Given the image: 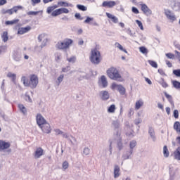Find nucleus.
<instances>
[{"instance_id":"nucleus-1","label":"nucleus","mask_w":180,"mask_h":180,"mask_svg":"<svg viewBox=\"0 0 180 180\" xmlns=\"http://www.w3.org/2000/svg\"><path fill=\"white\" fill-rule=\"evenodd\" d=\"M21 81L24 86H28L32 89H34V88H37V85H39V77L36 74H32L28 77L22 76Z\"/></svg>"},{"instance_id":"nucleus-2","label":"nucleus","mask_w":180,"mask_h":180,"mask_svg":"<svg viewBox=\"0 0 180 180\" xmlns=\"http://www.w3.org/2000/svg\"><path fill=\"white\" fill-rule=\"evenodd\" d=\"M106 73L110 79H113L114 81H119L120 82H123L124 81L123 77H122V75H120V72L119 70H117V68L115 67L108 68L106 71Z\"/></svg>"},{"instance_id":"nucleus-3","label":"nucleus","mask_w":180,"mask_h":180,"mask_svg":"<svg viewBox=\"0 0 180 180\" xmlns=\"http://www.w3.org/2000/svg\"><path fill=\"white\" fill-rule=\"evenodd\" d=\"M89 60L92 64H96L98 65V64L102 61V56L101 55V52L96 49H91Z\"/></svg>"},{"instance_id":"nucleus-4","label":"nucleus","mask_w":180,"mask_h":180,"mask_svg":"<svg viewBox=\"0 0 180 180\" xmlns=\"http://www.w3.org/2000/svg\"><path fill=\"white\" fill-rule=\"evenodd\" d=\"M73 41L71 39H65L63 41H59L56 44L57 49L59 50H67L70 49V46L72 44Z\"/></svg>"},{"instance_id":"nucleus-5","label":"nucleus","mask_w":180,"mask_h":180,"mask_svg":"<svg viewBox=\"0 0 180 180\" xmlns=\"http://www.w3.org/2000/svg\"><path fill=\"white\" fill-rule=\"evenodd\" d=\"M36 120L39 127H41L43 124H45V123H47V121H46L43 115H41V114L37 115Z\"/></svg>"},{"instance_id":"nucleus-6","label":"nucleus","mask_w":180,"mask_h":180,"mask_svg":"<svg viewBox=\"0 0 180 180\" xmlns=\"http://www.w3.org/2000/svg\"><path fill=\"white\" fill-rule=\"evenodd\" d=\"M11 148V143L6 142L4 140H0V151H4V150H8Z\"/></svg>"},{"instance_id":"nucleus-7","label":"nucleus","mask_w":180,"mask_h":180,"mask_svg":"<svg viewBox=\"0 0 180 180\" xmlns=\"http://www.w3.org/2000/svg\"><path fill=\"white\" fill-rule=\"evenodd\" d=\"M165 14L166 15V18H167L169 20H171V22H175V20H176V17L174 15V13H172L171 11L169 10L165 11Z\"/></svg>"},{"instance_id":"nucleus-8","label":"nucleus","mask_w":180,"mask_h":180,"mask_svg":"<svg viewBox=\"0 0 180 180\" xmlns=\"http://www.w3.org/2000/svg\"><path fill=\"white\" fill-rule=\"evenodd\" d=\"M39 127L42 130V131L44 133H46V134H49V133L51 132V127H50V124H49V122H46L43 125H41V127Z\"/></svg>"},{"instance_id":"nucleus-9","label":"nucleus","mask_w":180,"mask_h":180,"mask_svg":"<svg viewBox=\"0 0 180 180\" xmlns=\"http://www.w3.org/2000/svg\"><path fill=\"white\" fill-rule=\"evenodd\" d=\"M141 10L144 13V15H148L153 13L150 8H148V6L146 4H141Z\"/></svg>"},{"instance_id":"nucleus-10","label":"nucleus","mask_w":180,"mask_h":180,"mask_svg":"<svg viewBox=\"0 0 180 180\" xmlns=\"http://www.w3.org/2000/svg\"><path fill=\"white\" fill-rule=\"evenodd\" d=\"M44 150H43V148H37L35 150V152L34 153V158H40V157H41V155H44Z\"/></svg>"},{"instance_id":"nucleus-11","label":"nucleus","mask_w":180,"mask_h":180,"mask_svg":"<svg viewBox=\"0 0 180 180\" xmlns=\"http://www.w3.org/2000/svg\"><path fill=\"white\" fill-rule=\"evenodd\" d=\"M30 30H32V27L29 25L25 27H21L18 29V34H25V33H27L28 32H30Z\"/></svg>"},{"instance_id":"nucleus-12","label":"nucleus","mask_w":180,"mask_h":180,"mask_svg":"<svg viewBox=\"0 0 180 180\" xmlns=\"http://www.w3.org/2000/svg\"><path fill=\"white\" fill-rule=\"evenodd\" d=\"M116 2L113 1H103L102 4V6L103 8H113V6H115Z\"/></svg>"},{"instance_id":"nucleus-13","label":"nucleus","mask_w":180,"mask_h":180,"mask_svg":"<svg viewBox=\"0 0 180 180\" xmlns=\"http://www.w3.org/2000/svg\"><path fill=\"white\" fill-rule=\"evenodd\" d=\"M100 95L103 101H108V99H109V98L110 97L108 91H101L100 92Z\"/></svg>"},{"instance_id":"nucleus-14","label":"nucleus","mask_w":180,"mask_h":180,"mask_svg":"<svg viewBox=\"0 0 180 180\" xmlns=\"http://www.w3.org/2000/svg\"><path fill=\"white\" fill-rule=\"evenodd\" d=\"M105 15L113 23H119V18H117V17L110 14V13H106Z\"/></svg>"},{"instance_id":"nucleus-15","label":"nucleus","mask_w":180,"mask_h":180,"mask_svg":"<svg viewBox=\"0 0 180 180\" xmlns=\"http://www.w3.org/2000/svg\"><path fill=\"white\" fill-rule=\"evenodd\" d=\"M174 160H177L178 161H180V146L178 147L176 150L173 153Z\"/></svg>"},{"instance_id":"nucleus-16","label":"nucleus","mask_w":180,"mask_h":180,"mask_svg":"<svg viewBox=\"0 0 180 180\" xmlns=\"http://www.w3.org/2000/svg\"><path fill=\"white\" fill-rule=\"evenodd\" d=\"M120 176V167L118 165H115L114 168V178H119Z\"/></svg>"},{"instance_id":"nucleus-17","label":"nucleus","mask_w":180,"mask_h":180,"mask_svg":"<svg viewBox=\"0 0 180 180\" xmlns=\"http://www.w3.org/2000/svg\"><path fill=\"white\" fill-rule=\"evenodd\" d=\"M57 8H58V5H57V4L49 6L47 8L46 12H47V13L50 14V13H51V12L52 13L54 12V11H56V9H57Z\"/></svg>"},{"instance_id":"nucleus-18","label":"nucleus","mask_w":180,"mask_h":180,"mask_svg":"<svg viewBox=\"0 0 180 180\" xmlns=\"http://www.w3.org/2000/svg\"><path fill=\"white\" fill-rule=\"evenodd\" d=\"M174 129L176 131L177 134H180V122L176 121L174 124Z\"/></svg>"},{"instance_id":"nucleus-19","label":"nucleus","mask_w":180,"mask_h":180,"mask_svg":"<svg viewBox=\"0 0 180 180\" xmlns=\"http://www.w3.org/2000/svg\"><path fill=\"white\" fill-rule=\"evenodd\" d=\"M101 81L103 87L106 88V86H108V80L106 79V77L105 75L101 76Z\"/></svg>"},{"instance_id":"nucleus-20","label":"nucleus","mask_w":180,"mask_h":180,"mask_svg":"<svg viewBox=\"0 0 180 180\" xmlns=\"http://www.w3.org/2000/svg\"><path fill=\"white\" fill-rule=\"evenodd\" d=\"M172 85L175 89H180V82L177 80H172Z\"/></svg>"},{"instance_id":"nucleus-21","label":"nucleus","mask_w":180,"mask_h":180,"mask_svg":"<svg viewBox=\"0 0 180 180\" xmlns=\"http://www.w3.org/2000/svg\"><path fill=\"white\" fill-rule=\"evenodd\" d=\"M143 105H144V103L143 102V101L141 100L137 101L135 104V109L136 110H139V109H140V108H141V106H143Z\"/></svg>"},{"instance_id":"nucleus-22","label":"nucleus","mask_w":180,"mask_h":180,"mask_svg":"<svg viewBox=\"0 0 180 180\" xmlns=\"http://www.w3.org/2000/svg\"><path fill=\"white\" fill-rule=\"evenodd\" d=\"M163 155L165 158H168V157H169V150H168V147L167 146L163 147Z\"/></svg>"},{"instance_id":"nucleus-23","label":"nucleus","mask_w":180,"mask_h":180,"mask_svg":"<svg viewBox=\"0 0 180 180\" xmlns=\"http://www.w3.org/2000/svg\"><path fill=\"white\" fill-rule=\"evenodd\" d=\"M18 108L20 109V112L23 113V115H26V113L27 112L26 107L23 105V104H18Z\"/></svg>"},{"instance_id":"nucleus-24","label":"nucleus","mask_w":180,"mask_h":180,"mask_svg":"<svg viewBox=\"0 0 180 180\" xmlns=\"http://www.w3.org/2000/svg\"><path fill=\"white\" fill-rule=\"evenodd\" d=\"M1 39L4 43H6L8 40H9V37H8V32H4L3 34L1 35Z\"/></svg>"},{"instance_id":"nucleus-25","label":"nucleus","mask_w":180,"mask_h":180,"mask_svg":"<svg viewBox=\"0 0 180 180\" xmlns=\"http://www.w3.org/2000/svg\"><path fill=\"white\" fill-rule=\"evenodd\" d=\"M117 91L120 92V95H124L126 94V89L123 86H118Z\"/></svg>"},{"instance_id":"nucleus-26","label":"nucleus","mask_w":180,"mask_h":180,"mask_svg":"<svg viewBox=\"0 0 180 180\" xmlns=\"http://www.w3.org/2000/svg\"><path fill=\"white\" fill-rule=\"evenodd\" d=\"M116 111V105L115 104H112L108 109V113H115Z\"/></svg>"},{"instance_id":"nucleus-27","label":"nucleus","mask_w":180,"mask_h":180,"mask_svg":"<svg viewBox=\"0 0 180 180\" xmlns=\"http://www.w3.org/2000/svg\"><path fill=\"white\" fill-rule=\"evenodd\" d=\"M58 6H63L65 8H68V6H71V4L65 2V1H58Z\"/></svg>"},{"instance_id":"nucleus-28","label":"nucleus","mask_w":180,"mask_h":180,"mask_svg":"<svg viewBox=\"0 0 180 180\" xmlns=\"http://www.w3.org/2000/svg\"><path fill=\"white\" fill-rule=\"evenodd\" d=\"M148 64L151 65L153 68H158V64H157V62L151 60H148Z\"/></svg>"},{"instance_id":"nucleus-29","label":"nucleus","mask_w":180,"mask_h":180,"mask_svg":"<svg viewBox=\"0 0 180 180\" xmlns=\"http://www.w3.org/2000/svg\"><path fill=\"white\" fill-rule=\"evenodd\" d=\"M8 78H11L12 81H15L16 80V74L12 73V72H8L7 74Z\"/></svg>"},{"instance_id":"nucleus-30","label":"nucleus","mask_w":180,"mask_h":180,"mask_svg":"<svg viewBox=\"0 0 180 180\" xmlns=\"http://www.w3.org/2000/svg\"><path fill=\"white\" fill-rule=\"evenodd\" d=\"M61 15L60 13V9L58 8V9H56L55 11H53L52 13H51V16H53V17H56V16H58Z\"/></svg>"},{"instance_id":"nucleus-31","label":"nucleus","mask_w":180,"mask_h":180,"mask_svg":"<svg viewBox=\"0 0 180 180\" xmlns=\"http://www.w3.org/2000/svg\"><path fill=\"white\" fill-rule=\"evenodd\" d=\"M59 11L60 13V15H63V13H70V10L65 8H60Z\"/></svg>"},{"instance_id":"nucleus-32","label":"nucleus","mask_w":180,"mask_h":180,"mask_svg":"<svg viewBox=\"0 0 180 180\" xmlns=\"http://www.w3.org/2000/svg\"><path fill=\"white\" fill-rule=\"evenodd\" d=\"M164 94L167 99L169 101V103H174V101H172V96L167 94V92H165Z\"/></svg>"},{"instance_id":"nucleus-33","label":"nucleus","mask_w":180,"mask_h":180,"mask_svg":"<svg viewBox=\"0 0 180 180\" xmlns=\"http://www.w3.org/2000/svg\"><path fill=\"white\" fill-rule=\"evenodd\" d=\"M139 51H141V53H142V54H147L148 53V50H147L146 48L144 46L140 47Z\"/></svg>"},{"instance_id":"nucleus-34","label":"nucleus","mask_w":180,"mask_h":180,"mask_svg":"<svg viewBox=\"0 0 180 180\" xmlns=\"http://www.w3.org/2000/svg\"><path fill=\"white\" fill-rule=\"evenodd\" d=\"M148 133L150 137L154 138V136H155V132L154 131V129L153 127L149 128Z\"/></svg>"},{"instance_id":"nucleus-35","label":"nucleus","mask_w":180,"mask_h":180,"mask_svg":"<svg viewBox=\"0 0 180 180\" xmlns=\"http://www.w3.org/2000/svg\"><path fill=\"white\" fill-rule=\"evenodd\" d=\"M136 23L138 25L139 27H140L141 30H144V27L143 26V22L139 20H136Z\"/></svg>"},{"instance_id":"nucleus-36","label":"nucleus","mask_w":180,"mask_h":180,"mask_svg":"<svg viewBox=\"0 0 180 180\" xmlns=\"http://www.w3.org/2000/svg\"><path fill=\"white\" fill-rule=\"evenodd\" d=\"M77 8L79 9V11H83V12H85L86 11V7L84 5L77 4Z\"/></svg>"},{"instance_id":"nucleus-37","label":"nucleus","mask_w":180,"mask_h":180,"mask_svg":"<svg viewBox=\"0 0 180 180\" xmlns=\"http://www.w3.org/2000/svg\"><path fill=\"white\" fill-rule=\"evenodd\" d=\"M173 74H174V75L177 77V78H179L180 77V69L173 70Z\"/></svg>"},{"instance_id":"nucleus-38","label":"nucleus","mask_w":180,"mask_h":180,"mask_svg":"<svg viewBox=\"0 0 180 180\" xmlns=\"http://www.w3.org/2000/svg\"><path fill=\"white\" fill-rule=\"evenodd\" d=\"M76 60H77V58L75 56H72L70 58H67V60L69 63H75Z\"/></svg>"},{"instance_id":"nucleus-39","label":"nucleus","mask_w":180,"mask_h":180,"mask_svg":"<svg viewBox=\"0 0 180 180\" xmlns=\"http://www.w3.org/2000/svg\"><path fill=\"white\" fill-rule=\"evenodd\" d=\"M13 10V12L14 13H16L18 11V9H22V6H14L13 8H11Z\"/></svg>"},{"instance_id":"nucleus-40","label":"nucleus","mask_w":180,"mask_h":180,"mask_svg":"<svg viewBox=\"0 0 180 180\" xmlns=\"http://www.w3.org/2000/svg\"><path fill=\"white\" fill-rule=\"evenodd\" d=\"M18 22H19V20L16 19V20H13L11 21H6V25H15V23H18Z\"/></svg>"},{"instance_id":"nucleus-41","label":"nucleus","mask_w":180,"mask_h":180,"mask_svg":"<svg viewBox=\"0 0 180 180\" xmlns=\"http://www.w3.org/2000/svg\"><path fill=\"white\" fill-rule=\"evenodd\" d=\"M166 57L167 58H170L171 60H174L175 58V55L171 53H166Z\"/></svg>"},{"instance_id":"nucleus-42","label":"nucleus","mask_w":180,"mask_h":180,"mask_svg":"<svg viewBox=\"0 0 180 180\" xmlns=\"http://www.w3.org/2000/svg\"><path fill=\"white\" fill-rule=\"evenodd\" d=\"M173 115L175 119H178V117H179V112L178 111V110H174Z\"/></svg>"},{"instance_id":"nucleus-43","label":"nucleus","mask_w":180,"mask_h":180,"mask_svg":"<svg viewBox=\"0 0 180 180\" xmlns=\"http://www.w3.org/2000/svg\"><path fill=\"white\" fill-rule=\"evenodd\" d=\"M6 52V46H0V54H2Z\"/></svg>"},{"instance_id":"nucleus-44","label":"nucleus","mask_w":180,"mask_h":180,"mask_svg":"<svg viewBox=\"0 0 180 180\" xmlns=\"http://www.w3.org/2000/svg\"><path fill=\"white\" fill-rule=\"evenodd\" d=\"M62 167H63V169H68V167H69L68 162H67V161L63 162Z\"/></svg>"},{"instance_id":"nucleus-45","label":"nucleus","mask_w":180,"mask_h":180,"mask_svg":"<svg viewBox=\"0 0 180 180\" xmlns=\"http://www.w3.org/2000/svg\"><path fill=\"white\" fill-rule=\"evenodd\" d=\"M64 79V75H60L58 77V85H60V84H61V82H63V80Z\"/></svg>"},{"instance_id":"nucleus-46","label":"nucleus","mask_w":180,"mask_h":180,"mask_svg":"<svg viewBox=\"0 0 180 180\" xmlns=\"http://www.w3.org/2000/svg\"><path fill=\"white\" fill-rule=\"evenodd\" d=\"M32 6H35L37 4H40L41 2V0H31Z\"/></svg>"},{"instance_id":"nucleus-47","label":"nucleus","mask_w":180,"mask_h":180,"mask_svg":"<svg viewBox=\"0 0 180 180\" xmlns=\"http://www.w3.org/2000/svg\"><path fill=\"white\" fill-rule=\"evenodd\" d=\"M160 85L162 86V88H168V83L165 82L164 79H162V82H160Z\"/></svg>"},{"instance_id":"nucleus-48","label":"nucleus","mask_w":180,"mask_h":180,"mask_svg":"<svg viewBox=\"0 0 180 180\" xmlns=\"http://www.w3.org/2000/svg\"><path fill=\"white\" fill-rule=\"evenodd\" d=\"M136 144L137 143L136 142V141H131L129 144L130 148H134Z\"/></svg>"},{"instance_id":"nucleus-49","label":"nucleus","mask_w":180,"mask_h":180,"mask_svg":"<svg viewBox=\"0 0 180 180\" xmlns=\"http://www.w3.org/2000/svg\"><path fill=\"white\" fill-rule=\"evenodd\" d=\"M174 53L176 54V58H177L179 63H180V52L178 51H174Z\"/></svg>"},{"instance_id":"nucleus-50","label":"nucleus","mask_w":180,"mask_h":180,"mask_svg":"<svg viewBox=\"0 0 180 180\" xmlns=\"http://www.w3.org/2000/svg\"><path fill=\"white\" fill-rule=\"evenodd\" d=\"M120 86V84H117L116 83H112L111 85V89H116L119 88V86Z\"/></svg>"},{"instance_id":"nucleus-51","label":"nucleus","mask_w":180,"mask_h":180,"mask_svg":"<svg viewBox=\"0 0 180 180\" xmlns=\"http://www.w3.org/2000/svg\"><path fill=\"white\" fill-rule=\"evenodd\" d=\"M43 39H46L45 34H41L40 35H39V37H38L39 41H41L43 40Z\"/></svg>"},{"instance_id":"nucleus-52","label":"nucleus","mask_w":180,"mask_h":180,"mask_svg":"<svg viewBox=\"0 0 180 180\" xmlns=\"http://www.w3.org/2000/svg\"><path fill=\"white\" fill-rule=\"evenodd\" d=\"M39 13L38 11H29L27 14L29 15H34L36 16Z\"/></svg>"},{"instance_id":"nucleus-53","label":"nucleus","mask_w":180,"mask_h":180,"mask_svg":"<svg viewBox=\"0 0 180 180\" xmlns=\"http://www.w3.org/2000/svg\"><path fill=\"white\" fill-rule=\"evenodd\" d=\"M132 12L136 15H138V13H140V12L139 11V9H137V8L136 7H132Z\"/></svg>"},{"instance_id":"nucleus-54","label":"nucleus","mask_w":180,"mask_h":180,"mask_svg":"<svg viewBox=\"0 0 180 180\" xmlns=\"http://www.w3.org/2000/svg\"><path fill=\"white\" fill-rule=\"evenodd\" d=\"M70 66L63 68H62V72H68V71H70Z\"/></svg>"},{"instance_id":"nucleus-55","label":"nucleus","mask_w":180,"mask_h":180,"mask_svg":"<svg viewBox=\"0 0 180 180\" xmlns=\"http://www.w3.org/2000/svg\"><path fill=\"white\" fill-rule=\"evenodd\" d=\"M94 20V18L87 17L86 19L84 20V23H89V22H92Z\"/></svg>"},{"instance_id":"nucleus-56","label":"nucleus","mask_w":180,"mask_h":180,"mask_svg":"<svg viewBox=\"0 0 180 180\" xmlns=\"http://www.w3.org/2000/svg\"><path fill=\"white\" fill-rule=\"evenodd\" d=\"M84 154H85V155H88L89 154V148H85L84 150Z\"/></svg>"},{"instance_id":"nucleus-57","label":"nucleus","mask_w":180,"mask_h":180,"mask_svg":"<svg viewBox=\"0 0 180 180\" xmlns=\"http://www.w3.org/2000/svg\"><path fill=\"white\" fill-rule=\"evenodd\" d=\"M75 16L76 19H79L80 20H82V18H81V14L79 13H75Z\"/></svg>"},{"instance_id":"nucleus-58","label":"nucleus","mask_w":180,"mask_h":180,"mask_svg":"<svg viewBox=\"0 0 180 180\" xmlns=\"http://www.w3.org/2000/svg\"><path fill=\"white\" fill-rule=\"evenodd\" d=\"M115 46H117V47L120 50L123 51V46H122L120 44L116 43V44H115Z\"/></svg>"},{"instance_id":"nucleus-59","label":"nucleus","mask_w":180,"mask_h":180,"mask_svg":"<svg viewBox=\"0 0 180 180\" xmlns=\"http://www.w3.org/2000/svg\"><path fill=\"white\" fill-rule=\"evenodd\" d=\"M165 63H166L167 67H169V68H171V67H172V63H171L169 62V60H165Z\"/></svg>"},{"instance_id":"nucleus-60","label":"nucleus","mask_w":180,"mask_h":180,"mask_svg":"<svg viewBox=\"0 0 180 180\" xmlns=\"http://www.w3.org/2000/svg\"><path fill=\"white\" fill-rule=\"evenodd\" d=\"M158 72L159 74H160V75H165V72H164V70L162 69H158Z\"/></svg>"},{"instance_id":"nucleus-61","label":"nucleus","mask_w":180,"mask_h":180,"mask_svg":"<svg viewBox=\"0 0 180 180\" xmlns=\"http://www.w3.org/2000/svg\"><path fill=\"white\" fill-rule=\"evenodd\" d=\"M7 4L6 0H0V6H2V5H5Z\"/></svg>"},{"instance_id":"nucleus-62","label":"nucleus","mask_w":180,"mask_h":180,"mask_svg":"<svg viewBox=\"0 0 180 180\" xmlns=\"http://www.w3.org/2000/svg\"><path fill=\"white\" fill-rule=\"evenodd\" d=\"M26 101H28V102H32V98H30V96L25 94Z\"/></svg>"},{"instance_id":"nucleus-63","label":"nucleus","mask_w":180,"mask_h":180,"mask_svg":"<svg viewBox=\"0 0 180 180\" xmlns=\"http://www.w3.org/2000/svg\"><path fill=\"white\" fill-rule=\"evenodd\" d=\"M158 108H159V109H161L162 110H164V105L160 103L158 104Z\"/></svg>"},{"instance_id":"nucleus-64","label":"nucleus","mask_w":180,"mask_h":180,"mask_svg":"<svg viewBox=\"0 0 180 180\" xmlns=\"http://www.w3.org/2000/svg\"><path fill=\"white\" fill-rule=\"evenodd\" d=\"M176 141L177 142V144H179V146H180V136L176 137Z\"/></svg>"}]
</instances>
